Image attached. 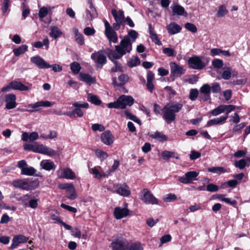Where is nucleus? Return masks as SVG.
<instances>
[{
	"label": "nucleus",
	"mask_w": 250,
	"mask_h": 250,
	"mask_svg": "<svg viewBox=\"0 0 250 250\" xmlns=\"http://www.w3.org/2000/svg\"><path fill=\"white\" fill-rule=\"evenodd\" d=\"M183 104L179 103H172L167 104L162 108L163 118L167 124H169L175 121L176 113H178L183 107Z\"/></svg>",
	"instance_id": "f257e3e1"
},
{
	"label": "nucleus",
	"mask_w": 250,
	"mask_h": 250,
	"mask_svg": "<svg viewBox=\"0 0 250 250\" xmlns=\"http://www.w3.org/2000/svg\"><path fill=\"white\" fill-rule=\"evenodd\" d=\"M12 184L15 188L25 190H33L39 186L40 183L38 180H30L29 179H23L14 180Z\"/></svg>",
	"instance_id": "f03ea898"
},
{
	"label": "nucleus",
	"mask_w": 250,
	"mask_h": 250,
	"mask_svg": "<svg viewBox=\"0 0 250 250\" xmlns=\"http://www.w3.org/2000/svg\"><path fill=\"white\" fill-rule=\"evenodd\" d=\"M91 59L95 64L97 68H102L107 62V59L104 51L102 50L96 51L91 55Z\"/></svg>",
	"instance_id": "7ed1b4c3"
},
{
	"label": "nucleus",
	"mask_w": 250,
	"mask_h": 250,
	"mask_svg": "<svg viewBox=\"0 0 250 250\" xmlns=\"http://www.w3.org/2000/svg\"><path fill=\"white\" fill-rule=\"evenodd\" d=\"M31 151L43 154H45L49 156H53L56 155L55 150L43 145H38L35 143L32 145Z\"/></svg>",
	"instance_id": "20e7f679"
},
{
	"label": "nucleus",
	"mask_w": 250,
	"mask_h": 250,
	"mask_svg": "<svg viewBox=\"0 0 250 250\" xmlns=\"http://www.w3.org/2000/svg\"><path fill=\"white\" fill-rule=\"evenodd\" d=\"M116 50L123 56L129 53L132 50V43L128 38H124L120 42L119 45L115 46Z\"/></svg>",
	"instance_id": "39448f33"
},
{
	"label": "nucleus",
	"mask_w": 250,
	"mask_h": 250,
	"mask_svg": "<svg viewBox=\"0 0 250 250\" xmlns=\"http://www.w3.org/2000/svg\"><path fill=\"white\" fill-rule=\"evenodd\" d=\"M141 200L146 204H158V199L154 196L149 190L146 188H144L141 192Z\"/></svg>",
	"instance_id": "423d86ee"
},
{
	"label": "nucleus",
	"mask_w": 250,
	"mask_h": 250,
	"mask_svg": "<svg viewBox=\"0 0 250 250\" xmlns=\"http://www.w3.org/2000/svg\"><path fill=\"white\" fill-rule=\"evenodd\" d=\"M169 65L170 67V77L173 81L176 78L180 77L186 72V70L182 66L179 65L175 62H170Z\"/></svg>",
	"instance_id": "0eeeda50"
},
{
	"label": "nucleus",
	"mask_w": 250,
	"mask_h": 250,
	"mask_svg": "<svg viewBox=\"0 0 250 250\" xmlns=\"http://www.w3.org/2000/svg\"><path fill=\"white\" fill-rule=\"evenodd\" d=\"M198 173L195 171H190L187 172L185 176L179 177L178 181L183 184H190L193 180H196V178L198 176Z\"/></svg>",
	"instance_id": "6e6552de"
},
{
	"label": "nucleus",
	"mask_w": 250,
	"mask_h": 250,
	"mask_svg": "<svg viewBox=\"0 0 250 250\" xmlns=\"http://www.w3.org/2000/svg\"><path fill=\"white\" fill-rule=\"evenodd\" d=\"M73 106L75 107L73 110L76 117H82L83 115V112L81 108H88L89 104L87 103L77 102L73 104Z\"/></svg>",
	"instance_id": "1a4fd4ad"
},
{
	"label": "nucleus",
	"mask_w": 250,
	"mask_h": 250,
	"mask_svg": "<svg viewBox=\"0 0 250 250\" xmlns=\"http://www.w3.org/2000/svg\"><path fill=\"white\" fill-rule=\"evenodd\" d=\"M57 173L59 178L73 180L76 178L74 173L69 168H61L57 171Z\"/></svg>",
	"instance_id": "9d476101"
},
{
	"label": "nucleus",
	"mask_w": 250,
	"mask_h": 250,
	"mask_svg": "<svg viewBox=\"0 0 250 250\" xmlns=\"http://www.w3.org/2000/svg\"><path fill=\"white\" fill-rule=\"evenodd\" d=\"M188 62L190 67L194 69L201 70L205 66V64L200 58L197 56L190 58L188 59Z\"/></svg>",
	"instance_id": "9b49d317"
},
{
	"label": "nucleus",
	"mask_w": 250,
	"mask_h": 250,
	"mask_svg": "<svg viewBox=\"0 0 250 250\" xmlns=\"http://www.w3.org/2000/svg\"><path fill=\"white\" fill-rule=\"evenodd\" d=\"M118 103L121 109L125 108L127 105L131 106L134 103V99L130 96L122 95L118 98Z\"/></svg>",
	"instance_id": "f8f14e48"
},
{
	"label": "nucleus",
	"mask_w": 250,
	"mask_h": 250,
	"mask_svg": "<svg viewBox=\"0 0 250 250\" xmlns=\"http://www.w3.org/2000/svg\"><path fill=\"white\" fill-rule=\"evenodd\" d=\"M31 62L40 69L49 68L51 65L39 56H35L31 58Z\"/></svg>",
	"instance_id": "ddd939ff"
},
{
	"label": "nucleus",
	"mask_w": 250,
	"mask_h": 250,
	"mask_svg": "<svg viewBox=\"0 0 250 250\" xmlns=\"http://www.w3.org/2000/svg\"><path fill=\"white\" fill-rule=\"evenodd\" d=\"M126 240L123 238L115 239L110 244V247L113 250H123L126 247Z\"/></svg>",
	"instance_id": "4468645a"
},
{
	"label": "nucleus",
	"mask_w": 250,
	"mask_h": 250,
	"mask_svg": "<svg viewBox=\"0 0 250 250\" xmlns=\"http://www.w3.org/2000/svg\"><path fill=\"white\" fill-rule=\"evenodd\" d=\"M102 142L107 146H110L113 143V136L109 130L104 131L101 134Z\"/></svg>",
	"instance_id": "2eb2a0df"
},
{
	"label": "nucleus",
	"mask_w": 250,
	"mask_h": 250,
	"mask_svg": "<svg viewBox=\"0 0 250 250\" xmlns=\"http://www.w3.org/2000/svg\"><path fill=\"white\" fill-rule=\"evenodd\" d=\"M16 97L13 94H9L5 96V102L6 103L5 107L8 109L14 108L16 106Z\"/></svg>",
	"instance_id": "dca6fc26"
},
{
	"label": "nucleus",
	"mask_w": 250,
	"mask_h": 250,
	"mask_svg": "<svg viewBox=\"0 0 250 250\" xmlns=\"http://www.w3.org/2000/svg\"><path fill=\"white\" fill-rule=\"evenodd\" d=\"M116 188V192L123 196H128L130 194L129 187L124 184L120 186H115Z\"/></svg>",
	"instance_id": "f3484780"
},
{
	"label": "nucleus",
	"mask_w": 250,
	"mask_h": 250,
	"mask_svg": "<svg viewBox=\"0 0 250 250\" xmlns=\"http://www.w3.org/2000/svg\"><path fill=\"white\" fill-rule=\"evenodd\" d=\"M87 3L89 4V9L86 10V18L89 20H92L97 16V13L96 9L93 6L91 0H87Z\"/></svg>",
	"instance_id": "a211bd4d"
},
{
	"label": "nucleus",
	"mask_w": 250,
	"mask_h": 250,
	"mask_svg": "<svg viewBox=\"0 0 250 250\" xmlns=\"http://www.w3.org/2000/svg\"><path fill=\"white\" fill-rule=\"evenodd\" d=\"M28 239V238L22 235L15 236L12 240L10 249L12 250L16 249L20 244L26 242Z\"/></svg>",
	"instance_id": "6ab92c4d"
},
{
	"label": "nucleus",
	"mask_w": 250,
	"mask_h": 250,
	"mask_svg": "<svg viewBox=\"0 0 250 250\" xmlns=\"http://www.w3.org/2000/svg\"><path fill=\"white\" fill-rule=\"evenodd\" d=\"M118 80L120 82L119 83H117L115 77L112 78V83L115 86L120 87L124 85L128 82L129 77L127 75L122 74L118 77Z\"/></svg>",
	"instance_id": "aec40b11"
},
{
	"label": "nucleus",
	"mask_w": 250,
	"mask_h": 250,
	"mask_svg": "<svg viewBox=\"0 0 250 250\" xmlns=\"http://www.w3.org/2000/svg\"><path fill=\"white\" fill-rule=\"evenodd\" d=\"M129 210L126 208L116 207L114 209V215L116 219H120L128 215Z\"/></svg>",
	"instance_id": "412c9836"
},
{
	"label": "nucleus",
	"mask_w": 250,
	"mask_h": 250,
	"mask_svg": "<svg viewBox=\"0 0 250 250\" xmlns=\"http://www.w3.org/2000/svg\"><path fill=\"white\" fill-rule=\"evenodd\" d=\"M39 134L37 132H32L29 134L27 132H23L21 135V140L24 142L29 141L33 142L39 138Z\"/></svg>",
	"instance_id": "4be33fe9"
},
{
	"label": "nucleus",
	"mask_w": 250,
	"mask_h": 250,
	"mask_svg": "<svg viewBox=\"0 0 250 250\" xmlns=\"http://www.w3.org/2000/svg\"><path fill=\"white\" fill-rule=\"evenodd\" d=\"M228 118V116H222L217 118H214L208 121L206 127L211 126L213 125H221L224 124Z\"/></svg>",
	"instance_id": "5701e85b"
},
{
	"label": "nucleus",
	"mask_w": 250,
	"mask_h": 250,
	"mask_svg": "<svg viewBox=\"0 0 250 250\" xmlns=\"http://www.w3.org/2000/svg\"><path fill=\"white\" fill-rule=\"evenodd\" d=\"M166 28L169 34L173 35L180 32L182 29L181 27L178 24L172 22L167 25Z\"/></svg>",
	"instance_id": "b1692460"
},
{
	"label": "nucleus",
	"mask_w": 250,
	"mask_h": 250,
	"mask_svg": "<svg viewBox=\"0 0 250 250\" xmlns=\"http://www.w3.org/2000/svg\"><path fill=\"white\" fill-rule=\"evenodd\" d=\"M111 14L116 22L123 24L124 21L125 16L124 13L122 10H120L118 13L116 9H113L111 10Z\"/></svg>",
	"instance_id": "393cba45"
},
{
	"label": "nucleus",
	"mask_w": 250,
	"mask_h": 250,
	"mask_svg": "<svg viewBox=\"0 0 250 250\" xmlns=\"http://www.w3.org/2000/svg\"><path fill=\"white\" fill-rule=\"evenodd\" d=\"M154 79V74L151 71H148L147 73V83L146 85L147 90L151 93L152 92L154 87L152 83Z\"/></svg>",
	"instance_id": "a878e982"
},
{
	"label": "nucleus",
	"mask_w": 250,
	"mask_h": 250,
	"mask_svg": "<svg viewBox=\"0 0 250 250\" xmlns=\"http://www.w3.org/2000/svg\"><path fill=\"white\" fill-rule=\"evenodd\" d=\"M173 15H177L179 16H187L188 14L187 12L185 11V10L183 7L182 6L175 4L173 6H171Z\"/></svg>",
	"instance_id": "bb28decb"
},
{
	"label": "nucleus",
	"mask_w": 250,
	"mask_h": 250,
	"mask_svg": "<svg viewBox=\"0 0 250 250\" xmlns=\"http://www.w3.org/2000/svg\"><path fill=\"white\" fill-rule=\"evenodd\" d=\"M12 89L20 91H27L29 90L28 86L24 85L20 82L13 81L10 83Z\"/></svg>",
	"instance_id": "cd10ccee"
},
{
	"label": "nucleus",
	"mask_w": 250,
	"mask_h": 250,
	"mask_svg": "<svg viewBox=\"0 0 250 250\" xmlns=\"http://www.w3.org/2000/svg\"><path fill=\"white\" fill-rule=\"evenodd\" d=\"M49 34L51 38L57 39L62 36V32L58 26H53L50 27V32Z\"/></svg>",
	"instance_id": "c85d7f7f"
},
{
	"label": "nucleus",
	"mask_w": 250,
	"mask_h": 250,
	"mask_svg": "<svg viewBox=\"0 0 250 250\" xmlns=\"http://www.w3.org/2000/svg\"><path fill=\"white\" fill-rule=\"evenodd\" d=\"M105 34L107 38L110 42H112L114 43H117L118 42L117 34L113 29L105 31Z\"/></svg>",
	"instance_id": "c756f323"
},
{
	"label": "nucleus",
	"mask_w": 250,
	"mask_h": 250,
	"mask_svg": "<svg viewBox=\"0 0 250 250\" xmlns=\"http://www.w3.org/2000/svg\"><path fill=\"white\" fill-rule=\"evenodd\" d=\"M41 166L43 169L47 171L55 169L56 168L54 163L49 160L42 161L41 162Z\"/></svg>",
	"instance_id": "7c9ffc66"
},
{
	"label": "nucleus",
	"mask_w": 250,
	"mask_h": 250,
	"mask_svg": "<svg viewBox=\"0 0 250 250\" xmlns=\"http://www.w3.org/2000/svg\"><path fill=\"white\" fill-rule=\"evenodd\" d=\"M250 165V158L247 157L246 159H242L238 161H236L235 166L239 168L243 169L246 166H249Z\"/></svg>",
	"instance_id": "2f4dec72"
},
{
	"label": "nucleus",
	"mask_w": 250,
	"mask_h": 250,
	"mask_svg": "<svg viewBox=\"0 0 250 250\" xmlns=\"http://www.w3.org/2000/svg\"><path fill=\"white\" fill-rule=\"evenodd\" d=\"M108 58L113 62L118 61L117 60L121 59L123 55L117 52L116 49L115 50H110L108 53Z\"/></svg>",
	"instance_id": "473e14b6"
},
{
	"label": "nucleus",
	"mask_w": 250,
	"mask_h": 250,
	"mask_svg": "<svg viewBox=\"0 0 250 250\" xmlns=\"http://www.w3.org/2000/svg\"><path fill=\"white\" fill-rule=\"evenodd\" d=\"M80 80L85 83L88 85H90L92 83L95 82V78H92L90 75L88 74H80Z\"/></svg>",
	"instance_id": "72a5a7b5"
},
{
	"label": "nucleus",
	"mask_w": 250,
	"mask_h": 250,
	"mask_svg": "<svg viewBox=\"0 0 250 250\" xmlns=\"http://www.w3.org/2000/svg\"><path fill=\"white\" fill-rule=\"evenodd\" d=\"M49 41L47 38H45L42 42H36L34 43L33 46L37 48H41L43 46H45V49L47 50L49 48Z\"/></svg>",
	"instance_id": "f704fd0d"
},
{
	"label": "nucleus",
	"mask_w": 250,
	"mask_h": 250,
	"mask_svg": "<svg viewBox=\"0 0 250 250\" xmlns=\"http://www.w3.org/2000/svg\"><path fill=\"white\" fill-rule=\"evenodd\" d=\"M150 136L151 138L162 142H165L167 140V136L158 131H157L154 132V133L151 134Z\"/></svg>",
	"instance_id": "c9c22d12"
},
{
	"label": "nucleus",
	"mask_w": 250,
	"mask_h": 250,
	"mask_svg": "<svg viewBox=\"0 0 250 250\" xmlns=\"http://www.w3.org/2000/svg\"><path fill=\"white\" fill-rule=\"evenodd\" d=\"M28 49V46L25 44L21 45L18 48L13 49V51L16 56H19L25 52Z\"/></svg>",
	"instance_id": "e433bc0d"
},
{
	"label": "nucleus",
	"mask_w": 250,
	"mask_h": 250,
	"mask_svg": "<svg viewBox=\"0 0 250 250\" xmlns=\"http://www.w3.org/2000/svg\"><path fill=\"white\" fill-rule=\"evenodd\" d=\"M36 170L32 167H26L22 168L21 174L28 176H33L35 175Z\"/></svg>",
	"instance_id": "4c0bfd02"
},
{
	"label": "nucleus",
	"mask_w": 250,
	"mask_h": 250,
	"mask_svg": "<svg viewBox=\"0 0 250 250\" xmlns=\"http://www.w3.org/2000/svg\"><path fill=\"white\" fill-rule=\"evenodd\" d=\"M95 154L96 156L99 158L101 161H103L106 159L108 156V154L101 149H97L95 150Z\"/></svg>",
	"instance_id": "58836bf2"
},
{
	"label": "nucleus",
	"mask_w": 250,
	"mask_h": 250,
	"mask_svg": "<svg viewBox=\"0 0 250 250\" xmlns=\"http://www.w3.org/2000/svg\"><path fill=\"white\" fill-rule=\"evenodd\" d=\"M138 36V34L136 31L134 30H130L128 31L127 36L125 38L129 39L132 43L135 41Z\"/></svg>",
	"instance_id": "ea45409f"
},
{
	"label": "nucleus",
	"mask_w": 250,
	"mask_h": 250,
	"mask_svg": "<svg viewBox=\"0 0 250 250\" xmlns=\"http://www.w3.org/2000/svg\"><path fill=\"white\" fill-rule=\"evenodd\" d=\"M51 9V7H49L48 8L45 7L41 8L39 11V18L42 19L46 17L48 13L49 10H50Z\"/></svg>",
	"instance_id": "a19ab883"
},
{
	"label": "nucleus",
	"mask_w": 250,
	"mask_h": 250,
	"mask_svg": "<svg viewBox=\"0 0 250 250\" xmlns=\"http://www.w3.org/2000/svg\"><path fill=\"white\" fill-rule=\"evenodd\" d=\"M140 64V59L138 57H133L128 62V65L130 67H133Z\"/></svg>",
	"instance_id": "79ce46f5"
},
{
	"label": "nucleus",
	"mask_w": 250,
	"mask_h": 250,
	"mask_svg": "<svg viewBox=\"0 0 250 250\" xmlns=\"http://www.w3.org/2000/svg\"><path fill=\"white\" fill-rule=\"evenodd\" d=\"M70 68L73 73L78 74L79 73L81 67L78 62H74L70 64Z\"/></svg>",
	"instance_id": "37998d69"
},
{
	"label": "nucleus",
	"mask_w": 250,
	"mask_h": 250,
	"mask_svg": "<svg viewBox=\"0 0 250 250\" xmlns=\"http://www.w3.org/2000/svg\"><path fill=\"white\" fill-rule=\"evenodd\" d=\"M208 172H212L214 173H218L219 174L226 172L224 168L222 167H211L208 169Z\"/></svg>",
	"instance_id": "c03bdc74"
},
{
	"label": "nucleus",
	"mask_w": 250,
	"mask_h": 250,
	"mask_svg": "<svg viewBox=\"0 0 250 250\" xmlns=\"http://www.w3.org/2000/svg\"><path fill=\"white\" fill-rule=\"evenodd\" d=\"M231 76V69L230 67H227L225 70H224L222 74V78L226 80H229Z\"/></svg>",
	"instance_id": "a18cd8bd"
},
{
	"label": "nucleus",
	"mask_w": 250,
	"mask_h": 250,
	"mask_svg": "<svg viewBox=\"0 0 250 250\" xmlns=\"http://www.w3.org/2000/svg\"><path fill=\"white\" fill-rule=\"evenodd\" d=\"M163 53L168 57H173L175 56V50L170 47L164 48L163 49Z\"/></svg>",
	"instance_id": "49530a36"
},
{
	"label": "nucleus",
	"mask_w": 250,
	"mask_h": 250,
	"mask_svg": "<svg viewBox=\"0 0 250 250\" xmlns=\"http://www.w3.org/2000/svg\"><path fill=\"white\" fill-rule=\"evenodd\" d=\"M224 112V105H220L211 111V114L213 116H217Z\"/></svg>",
	"instance_id": "de8ad7c7"
},
{
	"label": "nucleus",
	"mask_w": 250,
	"mask_h": 250,
	"mask_svg": "<svg viewBox=\"0 0 250 250\" xmlns=\"http://www.w3.org/2000/svg\"><path fill=\"white\" fill-rule=\"evenodd\" d=\"M201 93L210 95L211 88L208 84H204L200 89Z\"/></svg>",
	"instance_id": "09e8293b"
},
{
	"label": "nucleus",
	"mask_w": 250,
	"mask_h": 250,
	"mask_svg": "<svg viewBox=\"0 0 250 250\" xmlns=\"http://www.w3.org/2000/svg\"><path fill=\"white\" fill-rule=\"evenodd\" d=\"M88 98V101L95 105H100L102 103L101 101L95 95H89Z\"/></svg>",
	"instance_id": "8fccbe9b"
},
{
	"label": "nucleus",
	"mask_w": 250,
	"mask_h": 250,
	"mask_svg": "<svg viewBox=\"0 0 250 250\" xmlns=\"http://www.w3.org/2000/svg\"><path fill=\"white\" fill-rule=\"evenodd\" d=\"M174 154L173 152L165 150L162 152V156L164 160L168 161L170 158L174 157Z\"/></svg>",
	"instance_id": "3c124183"
},
{
	"label": "nucleus",
	"mask_w": 250,
	"mask_h": 250,
	"mask_svg": "<svg viewBox=\"0 0 250 250\" xmlns=\"http://www.w3.org/2000/svg\"><path fill=\"white\" fill-rule=\"evenodd\" d=\"M228 12L226 7L224 5H221L219 7L218 12L217 13V16L218 17H222L225 16Z\"/></svg>",
	"instance_id": "603ef678"
},
{
	"label": "nucleus",
	"mask_w": 250,
	"mask_h": 250,
	"mask_svg": "<svg viewBox=\"0 0 250 250\" xmlns=\"http://www.w3.org/2000/svg\"><path fill=\"white\" fill-rule=\"evenodd\" d=\"M113 62L114 63L115 66L111 68V72H115L117 71H123L121 64L118 61Z\"/></svg>",
	"instance_id": "864d4df0"
},
{
	"label": "nucleus",
	"mask_w": 250,
	"mask_h": 250,
	"mask_svg": "<svg viewBox=\"0 0 250 250\" xmlns=\"http://www.w3.org/2000/svg\"><path fill=\"white\" fill-rule=\"evenodd\" d=\"M212 65L214 68H221L223 66V62L221 60L216 59L212 61Z\"/></svg>",
	"instance_id": "5fc2aeb1"
},
{
	"label": "nucleus",
	"mask_w": 250,
	"mask_h": 250,
	"mask_svg": "<svg viewBox=\"0 0 250 250\" xmlns=\"http://www.w3.org/2000/svg\"><path fill=\"white\" fill-rule=\"evenodd\" d=\"M199 95V91L197 89H191L189 93V99L191 101H195Z\"/></svg>",
	"instance_id": "6e6d98bb"
},
{
	"label": "nucleus",
	"mask_w": 250,
	"mask_h": 250,
	"mask_svg": "<svg viewBox=\"0 0 250 250\" xmlns=\"http://www.w3.org/2000/svg\"><path fill=\"white\" fill-rule=\"evenodd\" d=\"M185 26L187 30L192 33H195L197 30L196 26L194 24L188 22L185 24Z\"/></svg>",
	"instance_id": "4d7b16f0"
},
{
	"label": "nucleus",
	"mask_w": 250,
	"mask_h": 250,
	"mask_svg": "<svg viewBox=\"0 0 250 250\" xmlns=\"http://www.w3.org/2000/svg\"><path fill=\"white\" fill-rule=\"evenodd\" d=\"M177 199L176 195L174 193H169L167 194L164 198V200L166 202H172Z\"/></svg>",
	"instance_id": "13d9d810"
},
{
	"label": "nucleus",
	"mask_w": 250,
	"mask_h": 250,
	"mask_svg": "<svg viewBox=\"0 0 250 250\" xmlns=\"http://www.w3.org/2000/svg\"><path fill=\"white\" fill-rule=\"evenodd\" d=\"M58 187L61 189H74V188L73 184L68 183L61 184L59 185Z\"/></svg>",
	"instance_id": "bf43d9fd"
},
{
	"label": "nucleus",
	"mask_w": 250,
	"mask_h": 250,
	"mask_svg": "<svg viewBox=\"0 0 250 250\" xmlns=\"http://www.w3.org/2000/svg\"><path fill=\"white\" fill-rule=\"evenodd\" d=\"M39 199L38 198L32 199L29 201V206L30 208L35 209L38 207Z\"/></svg>",
	"instance_id": "052dcab7"
},
{
	"label": "nucleus",
	"mask_w": 250,
	"mask_h": 250,
	"mask_svg": "<svg viewBox=\"0 0 250 250\" xmlns=\"http://www.w3.org/2000/svg\"><path fill=\"white\" fill-rule=\"evenodd\" d=\"M90 173L94 175V177L97 179H100L102 177V175L99 172L98 169L96 167H94L89 169Z\"/></svg>",
	"instance_id": "680f3d73"
},
{
	"label": "nucleus",
	"mask_w": 250,
	"mask_h": 250,
	"mask_svg": "<svg viewBox=\"0 0 250 250\" xmlns=\"http://www.w3.org/2000/svg\"><path fill=\"white\" fill-rule=\"evenodd\" d=\"M219 187L214 184H209L207 186V190L209 192H215L218 191Z\"/></svg>",
	"instance_id": "e2e57ef3"
},
{
	"label": "nucleus",
	"mask_w": 250,
	"mask_h": 250,
	"mask_svg": "<svg viewBox=\"0 0 250 250\" xmlns=\"http://www.w3.org/2000/svg\"><path fill=\"white\" fill-rule=\"evenodd\" d=\"M83 33L85 35L91 36L95 34V30L93 28L86 27L83 29Z\"/></svg>",
	"instance_id": "0e129e2a"
},
{
	"label": "nucleus",
	"mask_w": 250,
	"mask_h": 250,
	"mask_svg": "<svg viewBox=\"0 0 250 250\" xmlns=\"http://www.w3.org/2000/svg\"><path fill=\"white\" fill-rule=\"evenodd\" d=\"M210 88L213 93H218L221 91V87L219 84L217 83H213Z\"/></svg>",
	"instance_id": "69168bd1"
},
{
	"label": "nucleus",
	"mask_w": 250,
	"mask_h": 250,
	"mask_svg": "<svg viewBox=\"0 0 250 250\" xmlns=\"http://www.w3.org/2000/svg\"><path fill=\"white\" fill-rule=\"evenodd\" d=\"M128 250H143V248L140 243H137L132 244Z\"/></svg>",
	"instance_id": "338daca9"
},
{
	"label": "nucleus",
	"mask_w": 250,
	"mask_h": 250,
	"mask_svg": "<svg viewBox=\"0 0 250 250\" xmlns=\"http://www.w3.org/2000/svg\"><path fill=\"white\" fill-rule=\"evenodd\" d=\"M91 128L93 131L99 130L100 131H103L104 130V127L101 124H94L92 126Z\"/></svg>",
	"instance_id": "774afa93"
}]
</instances>
